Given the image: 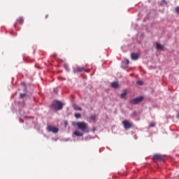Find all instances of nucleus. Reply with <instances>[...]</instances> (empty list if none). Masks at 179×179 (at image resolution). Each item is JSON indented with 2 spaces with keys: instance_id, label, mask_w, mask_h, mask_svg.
<instances>
[{
  "instance_id": "obj_17",
  "label": "nucleus",
  "mask_w": 179,
  "mask_h": 179,
  "mask_svg": "<svg viewBox=\"0 0 179 179\" xmlns=\"http://www.w3.org/2000/svg\"><path fill=\"white\" fill-rule=\"evenodd\" d=\"M137 85L142 86V85H143V81L142 80H138L136 82Z\"/></svg>"
},
{
  "instance_id": "obj_26",
  "label": "nucleus",
  "mask_w": 179,
  "mask_h": 179,
  "mask_svg": "<svg viewBox=\"0 0 179 179\" xmlns=\"http://www.w3.org/2000/svg\"><path fill=\"white\" fill-rule=\"evenodd\" d=\"M54 57H57V55H55Z\"/></svg>"
},
{
  "instance_id": "obj_13",
  "label": "nucleus",
  "mask_w": 179,
  "mask_h": 179,
  "mask_svg": "<svg viewBox=\"0 0 179 179\" xmlns=\"http://www.w3.org/2000/svg\"><path fill=\"white\" fill-rule=\"evenodd\" d=\"M17 22L19 24H23V22H24V19L23 17H20V18L17 19Z\"/></svg>"
},
{
  "instance_id": "obj_1",
  "label": "nucleus",
  "mask_w": 179,
  "mask_h": 179,
  "mask_svg": "<svg viewBox=\"0 0 179 179\" xmlns=\"http://www.w3.org/2000/svg\"><path fill=\"white\" fill-rule=\"evenodd\" d=\"M73 127L77 126L80 131H86L87 129V124L85 122H73Z\"/></svg>"
},
{
  "instance_id": "obj_8",
  "label": "nucleus",
  "mask_w": 179,
  "mask_h": 179,
  "mask_svg": "<svg viewBox=\"0 0 179 179\" xmlns=\"http://www.w3.org/2000/svg\"><path fill=\"white\" fill-rule=\"evenodd\" d=\"M156 48L158 51H164V45L160 44L159 42L156 43Z\"/></svg>"
},
{
  "instance_id": "obj_5",
  "label": "nucleus",
  "mask_w": 179,
  "mask_h": 179,
  "mask_svg": "<svg viewBox=\"0 0 179 179\" xmlns=\"http://www.w3.org/2000/svg\"><path fill=\"white\" fill-rule=\"evenodd\" d=\"M142 100H143V96H138L137 98L131 99L130 101V104H138V103H141Z\"/></svg>"
},
{
  "instance_id": "obj_15",
  "label": "nucleus",
  "mask_w": 179,
  "mask_h": 179,
  "mask_svg": "<svg viewBox=\"0 0 179 179\" xmlns=\"http://www.w3.org/2000/svg\"><path fill=\"white\" fill-rule=\"evenodd\" d=\"M150 127L151 128H153V127H156V123H155V122H151L150 123Z\"/></svg>"
},
{
  "instance_id": "obj_12",
  "label": "nucleus",
  "mask_w": 179,
  "mask_h": 179,
  "mask_svg": "<svg viewBox=\"0 0 179 179\" xmlns=\"http://www.w3.org/2000/svg\"><path fill=\"white\" fill-rule=\"evenodd\" d=\"M74 135H76V136H83V133L76 130L74 131Z\"/></svg>"
},
{
  "instance_id": "obj_6",
  "label": "nucleus",
  "mask_w": 179,
  "mask_h": 179,
  "mask_svg": "<svg viewBox=\"0 0 179 179\" xmlns=\"http://www.w3.org/2000/svg\"><path fill=\"white\" fill-rule=\"evenodd\" d=\"M49 132H52L53 134H58L59 129L57 127H54V126H48L47 128Z\"/></svg>"
},
{
  "instance_id": "obj_3",
  "label": "nucleus",
  "mask_w": 179,
  "mask_h": 179,
  "mask_svg": "<svg viewBox=\"0 0 179 179\" xmlns=\"http://www.w3.org/2000/svg\"><path fill=\"white\" fill-rule=\"evenodd\" d=\"M152 159L154 162H164V155L157 154L153 156Z\"/></svg>"
},
{
  "instance_id": "obj_22",
  "label": "nucleus",
  "mask_w": 179,
  "mask_h": 179,
  "mask_svg": "<svg viewBox=\"0 0 179 179\" xmlns=\"http://www.w3.org/2000/svg\"><path fill=\"white\" fill-rule=\"evenodd\" d=\"M64 68H65V69H66V71H69V69H68V66L64 65Z\"/></svg>"
},
{
  "instance_id": "obj_10",
  "label": "nucleus",
  "mask_w": 179,
  "mask_h": 179,
  "mask_svg": "<svg viewBox=\"0 0 179 179\" xmlns=\"http://www.w3.org/2000/svg\"><path fill=\"white\" fill-rule=\"evenodd\" d=\"M111 86L113 89H118L120 87V84H118V82H113L112 83Z\"/></svg>"
},
{
  "instance_id": "obj_20",
  "label": "nucleus",
  "mask_w": 179,
  "mask_h": 179,
  "mask_svg": "<svg viewBox=\"0 0 179 179\" xmlns=\"http://www.w3.org/2000/svg\"><path fill=\"white\" fill-rule=\"evenodd\" d=\"M175 10H176V13H178L179 15V6L176 7L175 8Z\"/></svg>"
},
{
  "instance_id": "obj_9",
  "label": "nucleus",
  "mask_w": 179,
  "mask_h": 179,
  "mask_svg": "<svg viewBox=\"0 0 179 179\" xmlns=\"http://www.w3.org/2000/svg\"><path fill=\"white\" fill-rule=\"evenodd\" d=\"M131 59H133L134 61L139 59V55L136 53H131Z\"/></svg>"
},
{
  "instance_id": "obj_2",
  "label": "nucleus",
  "mask_w": 179,
  "mask_h": 179,
  "mask_svg": "<svg viewBox=\"0 0 179 179\" xmlns=\"http://www.w3.org/2000/svg\"><path fill=\"white\" fill-rule=\"evenodd\" d=\"M52 107L57 110H62V107L64 105L61 103V101H55L52 104Z\"/></svg>"
},
{
  "instance_id": "obj_7",
  "label": "nucleus",
  "mask_w": 179,
  "mask_h": 179,
  "mask_svg": "<svg viewBox=\"0 0 179 179\" xmlns=\"http://www.w3.org/2000/svg\"><path fill=\"white\" fill-rule=\"evenodd\" d=\"M122 124L124 125V129H131V127H132V123L127 120L122 121Z\"/></svg>"
},
{
  "instance_id": "obj_25",
  "label": "nucleus",
  "mask_w": 179,
  "mask_h": 179,
  "mask_svg": "<svg viewBox=\"0 0 179 179\" xmlns=\"http://www.w3.org/2000/svg\"><path fill=\"white\" fill-rule=\"evenodd\" d=\"M48 17V15H46V16H45V18L47 19Z\"/></svg>"
},
{
  "instance_id": "obj_18",
  "label": "nucleus",
  "mask_w": 179,
  "mask_h": 179,
  "mask_svg": "<svg viewBox=\"0 0 179 179\" xmlns=\"http://www.w3.org/2000/svg\"><path fill=\"white\" fill-rule=\"evenodd\" d=\"M24 97H26V94H20V99H23Z\"/></svg>"
},
{
  "instance_id": "obj_24",
  "label": "nucleus",
  "mask_w": 179,
  "mask_h": 179,
  "mask_svg": "<svg viewBox=\"0 0 179 179\" xmlns=\"http://www.w3.org/2000/svg\"><path fill=\"white\" fill-rule=\"evenodd\" d=\"M54 92H55V93H57V90H54Z\"/></svg>"
},
{
  "instance_id": "obj_21",
  "label": "nucleus",
  "mask_w": 179,
  "mask_h": 179,
  "mask_svg": "<svg viewBox=\"0 0 179 179\" xmlns=\"http://www.w3.org/2000/svg\"><path fill=\"white\" fill-rule=\"evenodd\" d=\"M124 61H125L127 65H129V59H125Z\"/></svg>"
},
{
  "instance_id": "obj_16",
  "label": "nucleus",
  "mask_w": 179,
  "mask_h": 179,
  "mask_svg": "<svg viewBox=\"0 0 179 179\" xmlns=\"http://www.w3.org/2000/svg\"><path fill=\"white\" fill-rule=\"evenodd\" d=\"M74 115L76 118H80L82 117V115H80V113H76Z\"/></svg>"
},
{
  "instance_id": "obj_14",
  "label": "nucleus",
  "mask_w": 179,
  "mask_h": 179,
  "mask_svg": "<svg viewBox=\"0 0 179 179\" xmlns=\"http://www.w3.org/2000/svg\"><path fill=\"white\" fill-rule=\"evenodd\" d=\"M127 90H124V92L120 94V98L125 99V97H127Z\"/></svg>"
},
{
  "instance_id": "obj_4",
  "label": "nucleus",
  "mask_w": 179,
  "mask_h": 179,
  "mask_svg": "<svg viewBox=\"0 0 179 179\" xmlns=\"http://www.w3.org/2000/svg\"><path fill=\"white\" fill-rule=\"evenodd\" d=\"M86 68H87V66L77 67L76 69H74V72H86L87 73H89L90 70L86 69Z\"/></svg>"
},
{
  "instance_id": "obj_11",
  "label": "nucleus",
  "mask_w": 179,
  "mask_h": 179,
  "mask_svg": "<svg viewBox=\"0 0 179 179\" xmlns=\"http://www.w3.org/2000/svg\"><path fill=\"white\" fill-rule=\"evenodd\" d=\"M90 120H92V121H94V122H96V121H97V116L96 115H91Z\"/></svg>"
},
{
  "instance_id": "obj_23",
  "label": "nucleus",
  "mask_w": 179,
  "mask_h": 179,
  "mask_svg": "<svg viewBox=\"0 0 179 179\" xmlns=\"http://www.w3.org/2000/svg\"><path fill=\"white\" fill-rule=\"evenodd\" d=\"M77 110H78L79 111H82V108L78 107V108H77Z\"/></svg>"
},
{
  "instance_id": "obj_19",
  "label": "nucleus",
  "mask_w": 179,
  "mask_h": 179,
  "mask_svg": "<svg viewBox=\"0 0 179 179\" xmlns=\"http://www.w3.org/2000/svg\"><path fill=\"white\" fill-rule=\"evenodd\" d=\"M167 2L166 1V0H162L161 1V5H164V4H166Z\"/></svg>"
}]
</instances>
